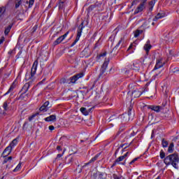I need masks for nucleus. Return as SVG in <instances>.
I'll return each mask as SVG.
<instances>
[{"label": "nucleus", "mask_w": 179, "mask_h": 179, "mask_svg": "<svg viewBox=\"0 0 179 179\" xmlns=\"http://www.w3.org/2000/svg\"><path fill=\"white\" fill-rule=\"evenodd\" d=\"M22 5V0H15V9L19 8Z\"/></svg>", "instance_id": "29"}, {"label": "nucleus", "mask_w": 179, "mask_h": 179, "mask_svg": "<svg viewBox=\"0 0 179 179\" xmlns=\"http://www.w3.org/2000/svg\"><path fill=\"white\" fill-rule=\"evenodd\" d=\"M152 48V45H150V41H148L144 45V50L146 52H149V50Z\"/></svg>", "instance_id": "15"}, {"label": "nucleus", "mask_w": 179, "mask_h": 179, "mask_svg": "<svg viewBox=\"0 0 179 179\" xmlns=\"http://www.w3.org/2000/svg\"><path fill=\"white\" fill-rule=\"evenodd\" d=\"M61 83H66V79L62 78V79L61 80Z\"/></svg>", "instance_id": "48"}, {"label": "nucleus", "mask_w": 179, "mask_h": 179, "mask_svg": "<svg viewBox=\"0 0 179 179\" xmlns=\"http://www.w3.org/2000/svg\"><path fill=\"white\" fill-rule=\"evenodd\" d=\"M124 42V39L123 38H121V40L119 41L117 45V47H118V45H120V44H121L122 43Z\"/></svg>", "instance_id": "46"}, {"label": "nucleus", "mask_w": 179, "mask_h": 179, "mask_svg": "<svg viewBox=\"0 0 179 179\" xmlns=\"http://www.w3.org/2000/svg\"><path fill=\"white\" fill-rule=\"evenodd\" d=\"M3 41H5V38H2L1 39H0V45L2 44Z\"/></svg>", "instance_id": "49"}, {"label": "nucleus", "mask_w": 179, "mask_h": 179, "mask_svg": "<svg viewBox=\"0 0 179 179\" xmlns=\"http://www.w3.org/2000/svg\"><path fill=\"white\" fill-rule=\"evenodd\" d=\"M100 156V154H97L94 157H92L89 163L85 164V166H87V164H90V163H93L94 162H96V160H97V159H99V157Z\"/></svg>", "instance_id": "17"}, {"label": "nucleus", "mask_w": 179, "mask_h": 179, "mask_svg": "<svg viewBox=\"0 0 179 179\" xmlns=\"http://www.w3.org/2000/svg\"><path fill=\"white\" fill-rule=\"evenodd\" d=\"M8 162H9L8 158H5L3 163H8Z\"/></svg>", "instance_id": "51"}, {"label": "nucleus", "mask_w": 179, "mask_h": 179, "mask_svg": "<svg viewBox=\"0 0 179 179\" xmlns=\"http://www.w3.org/2000/svg\"><path fill=\"white\" fill-rule=\"evenodd\" d=\"M80 78H83V73H79L72 76L71 78H69L70 83H76V80H78V79H80Z\"/></svg>", "instance_id": "6"}, {"label": "nucleus", "mask_w": 179, "mask_h": 179, "mask_svg": "<svg viewBox=\"0 0 179 179\" xmlns=\"http://www.w3.org/2000/svg\"><path fill=\"white\" fill-rule=\"evenodd\" d=\"M157 76V74L156 76Z\"/></svg>", "instance_id": "64"}, {"label": "nucleus", "mask_w": 179, "mask_h": 179, "mask_svg": "<svg viewBox=\"0 0 179 179\" xmlns=\"http://www.w3.org/2000/svg\"><path fill=\"white\" fill-rule=\"evenodd\" d=\"M142 94V93H141V92H139V90H134L132 92V96H134V97H140V96Z\"/></svg>", "instance_id": "21"}, {"label": "nucleus", "mask_w": 179, "mask_h": 179, "mask_svg": "<svg viewBox=\"0 0 179 179\" xmlns=\"http://www.w3.org/2000/svg\"><path fill=\"white\" fill-rule=\"evenodd\" d=\"M12 152V147L8 146L4 151L2 153L3 157H6L7 156H9L10 155V152Z\"/></svg>", "instance_id": "9"}, {"label": "nucleus", "mask_w": 179, "mask_h": 179, "mask_svg": "<svg viewBox=\"0 0 179 179\" xmlns=\"http://www.w3.org/2000/svg\"><path fill=\"white\" fill-rule=\"evenodd\" d=\"M21 167H22V164L19 163L17 166L15 167V169L13 170L14 173H16V171H19Z\"/></svg>", "instance_id": "32"}, {"label": "nucleus", "mask_w": 179, "mask_h": 179, "mask_svg": "<svg viewBox=\"0 0 179 179\" xmlns=\"http://www.w3.org/2000/svg\"><path fill=\"white\" fill-rule=\"evenodd\" d=\"M163 65H164V62H163V59H159L157 60V63H156V65H155L154 69H159L162 68V66H163Z\"/></svg>", "instance_id": "10"}, {"label": "nucleus", "mask_w": 179, "mask_h": 179, "mask_svg": "<svg viewBox=\"0 0 179 179\" xmlns=\"http://www.w3.org/2000/svg\"><path fill=\"white\" fill-rule=\"evenodd\" d=\"M176 38H178V35H177V34H176V33H171V34H169L166 36L165 40L169 44H173V43H174V40H176Z\"/></svg>", "instance_id": "4"}, {"label": "nucleus", "mask_w": 179, "mask_h": 179, "mask_svg": "<svg viewBox=\"0 0 179 179\" xmlns=\"http://www.w3.org/2000/svg\"><path fill=\"white\" fill-rule=\"evenodd\" d=\"M80 111H81V113L84 114V115H87L88 114L87 110H86V108H80Z\"/></svg>", "instance_id": "30"}, {"label": "nucleus", "mask_w": 179, "mask_h": 179, "mask_svg": "<svg viewBox=\"0 0 179 179\" xmlns=\"http://www.w3.org/2000/svg\"><path fill=\"white\" fill-rule=\"evenodd\" d=\"M64 152H65V151H63V153H62V155H64Z\"/></svg>", "instance_id": "61"}, {"label": "nucleus", "mask_w": 179, "mask_h": 179, "mask_svg": "<svg viewBox=\"0 0 179 179\" xmlns=\"http://www.w3.org/2000/svg\"><path fill=\"white\" fill-rule=\"evenodd\" d=\"M145 24H146V22L145 23H144L142 26L143 27V26H145Z\"/></svg>", "instance_id": "58"}, {"label": "nucleus", "mask_w": 179, "mask_h": 179, "mask_svg": "<svg viewBox=\"0 0 179 179\" xmlns=\"http://www.w3.org/2000/svg\"><path fill=\"white\" fill-rule=\"evenodd\" d=\"M100 45V43H99V41L95 44V48H96V47H99Z\"/></svg>", "instance_id": "52"}, {"label": "nucleus", "mask_w": 179, "mask_h": 179, "mask_svg": "<svg viewBox=\"0 0 179 179\" xmlns=\"http://www.w3.org/2000/svg\"><path fill=\"white\" fill-rule=\"evenodd\" d=\"M134 47H135V45L134 43H131L127 49V51H129V50H131V48H134Z\"/></svg>", "instance_id": "42"}, {"label": "nucleus", "mask_w": 179, "mask_h": 179, "mask_svg": "<svg viewBox=\"0 0 179 179\" xmlns=\"http://www.w3.org/2000/svg\"><path fill=\"white\" fill-rule=\"evenodd\" d=\"M110 121L115 120V122H120V121H124L125 122H128L130 120H134V115H132V107L129 108L128 114L124 113L122 115H120L118 117H115V116H112L109 118Z\"/></svg>", "instance_id": "3"}, {"label": "nucleus", "mask_w": 179, "mask_h": 179, "mask_svg": "<svg viewBox=\"0 0 179 179\" xmlns=\"http://www.w3.org/2000/svg\"><path fill=\"white\" fill-rule=\"evenodd\" d=\"M11 29H12V25L10 24L5 28V30H4L5 36H8V34H9V32L10 31Z\"/></svg>", "instance_id": "22"}, {"label": "nucleus", "mask_w": 179, "mask_h": 179, "mask_svg": "<svg viewBox=\"0 0 179 179\" xmlns=\"http://www.w3.org/2000/svg\"><path fill=\"white\" fill-rule=\"evenodd\" d=\"M5 10H6V8H5V7L0 8V15L1 13H5Z\"/></svg>", "instance_id": "38"}, {"label": "nucleus", "mask_w": 179, "mask_h": 179, "mask_svg": "<svg viewBox=\"0 0 179 179\" xmlns=\"http://www.w3.org/2000/svg\"><path fill=\"white\" fill-rule=\"evenodd\" d=\"M38 113H36V114H35V115H32L31 116H30L29 117V121H31L32 120H33V118H34V117H36V115H37Z\"/></svg>", "instance_id": "40"}, {"label": "nucleus", "mask_w": 179, "mask_h": 179, "mask_svg": "<svg viewBox=\"0 0 179 179\" xmlns=\"http://www.w3.org/2000/svg\"><path fill=\"white\" fill-rule=\"evenodd\" d=\"M145 9V5L143 3H140V5L136 8L134 11V15H138V13H141Z\"/></svg>", "instance_id": "11"}, {"label": "nucleus", "mask_w": 179, "mask_h": 179, "mask_svg": "<svg viewBox=\"0 0 179 179\" xmlns=\"http://www.w3.org/2000/svg\"><path fill=\"white\" fill-rule=\"evenodd\" d=\"M68 34H69V31H67L63 36H61L59 38H57V40L54 41L53 45H58V44H61V43L64 41V38H66V37H68Z\"/></svg>", "instance_id": "5"}, {"label": "nucleus", "mask_w": 179, "mask_h": 179, "mask_svg": "<svg viewBox=\"0 0 179 179\" xmlns=\"http://www.w3.org/2000/svg\"><path fill=\"white\" fill-rule=\"evenodd\" d=\"M57 150H62L61 146L58 145V146L57 147Z\"/></svg>", "instance_id": "54"}, {"label": "nucleus", "mask_w": 179, "mask_h": 179, "mask_svg": "<svg viewBox=\"0 0 179 179\" xmlns=\"http://www.w3.org/2000/svg\"><path fill=\"white\" fill-rule=\"evenodd\" d=\"M169 54H170V55H174V51L169 50Z\"/></svg>", "instance_id": "50"}, {"label": "nucleus", "mask_w": 179, "mask_h": 179, "mask_svg": "<svg viewBox=\"0 0 179 179\" xmlns=\"http://www.w3.org/2000/svg\"><path fill=\"white\" fill-rule=\"evenodd\" d=\"M108 66V61H105L102 65L101 67V73L99 74V76H101L104 72H106V69H107V67Z\"/></svg>", "instance_id": "13"}, {"label": "nucleus", "mask_w": 179, "mask_h": 179, "mask_svg": "<svg viewBox=\"0 0 179 179\" xmlns=\"http://www.w3.org/2000/svg\"><path fill=\"white\" fill-rule=\"evenodd\" d=\"M32 5H34V0H29V8H31Z\"/></svg>", "instance_id": "39"}, {"label": "nucleus", "mask_w": 179, "mask_h": 179, "mask_svg": "<svg viewBox=\"0 0 179 179\" xmlns=\"http://www.w3.org/2000/svg\"><path fill=\"white\" fill-rule=\"evenodd\" d=\"M41 57H39L37 60H36L31 67V74L27 73L25 75V79L26 80H29V83H25V85L22 87V92L23 93H27V91L29 90V88L30 87V85H31V82L35 80L36 77V72H37V65H38V61H41Z\"/></svg>", "instance_id": "1"}, {"label": "nucleus", "mask_w": 179, "mask_h": 179, "mask_svg": "<svg viewBox=\"0 0 179 179\" xmlns=\"http://www.w3.org/2000/svg\"><path fill=\"white\" fill-rule=\"evenodd\" d=\"M140 68H141V66L139 65V64H133V66L131 67V69L134 71H139Z\"/></svg>", "instance_id": "27"}, {"label": "nucleus", "mask_w": 179, "mask_h": 179, "mask_svg": "<svg viewBox=\"0 0 179 179\" xmlns=\"http://www.w3.org/2000/svg\"><path fill=\"white\" fill-rule=\"evenodd\" d=\"M148 108H150V110H152V111H155V113H160V110H163L162 106L155 105L148 106Z\"/></svg>", "instance_id": "8"}, {"label": "nucleus", "mask_w": 179, "mask_h": 179, "mask_svg": "<svg viewBox=\"0 0 179 179\" xmlns=\"http://www.w3.org/2000/svg\"><path fill=\"white\" fill-rule=\"evenodd\" d=\"M115 155H117V152H115Z\"/></svg>", "instance_id": "62"}, {"label": "nucleus", "mask_w": 179, "mask_h": 179, "mask_svg": "<svg viewBox=\"0 0 179 179\" xmlns=\"http://www.w3.org/2000/svg\"><path fill=\"white\" fill-rule=\"evenodd\" d=\"M57 157H58V158L62 157V154H58V155H57Z\"/></svg>", "instance_id": "55"}, {"label": "nucleus", "mask_w": 179, "mask_h": 179, "mask_svg": "<svg viewBox=\"0 0 179 179\" xmlns=\"http://www.w3.org/2000/svg\"><path fill=\"white\" fill-rule=\"evenodd\" d=\"M128 153H129V152H127L123 156H120L117 159H116L115 163H120V162H122V160H124V159H125V157H127L128 156Z\"/></svg>", "instance_id": "16"}, {"label": "nucleus", "mask_w": 179, "mask_h": 179, "mask_svg": "<svg viewBox=\"0 0 179 179\" xmlns=\"http://www.w3.org/2000/svg\"><path fill=\"white\" fill-rule=\"evenodd\" d=\"M164 163L166 166H173L174 169H178L179 157L178 154L173 153L166 156L164 159Z\"/></svg>", "instance_id": "2"}, {"label": "nucleus", "mask_w": 179, "mask_h": 179, "mask_svg": "<svg viewBox=\"0 0 179 179\" xmlns=\"http://www.w3.org/2000/svg\"><path fill=\"white\" fill-rule=\"evenodd\" d=\"M106 55H107V52H105L99 55V57H106Z\"/></svg>", "instance_id": "47"}, {"label": "nucleus", "mask_w": 179, "mask_h": 179, "mask_svg": "<svg viewBox=\"0 0 179 179\" xmlns=\"http://www.w3.org/2000/svg\"><path fill=\"white\" fill-rule=\"evenodd\" d=\"M155 3H156L155 0H152L151 1L149 2L150 10H153V6H155Z\"/></svg>", "instance_id": "25"}, {"label": "nucleus", "mask_w": 179, "mask_h": 179, "mask_svg": "<svg viewBox=\"0 0 179 179\" xmlns=\"http://www.w3.org/2000/svg\"><path fill=\"white\" fill-rule=\"evenodd\" d=\"M117 163H118V162H115H115L113 164V165L111 166V167H114L115 166H116V165H117Z\"/></svg>", "instance_id": "53"}, {"label": "nucleus", "mask_w": 179, "mask_h": 179, "mask_svg": "<svg viewBox=\"0 0 179 179\" xmlns=\"http://www.w3.org/2000/svg\"><path fill=\"white\" fill-rule=\"evenodd\" d=\"M57 120V116L55 115H51L49 117H47L45 118V121L46 122H55Z\"/></svg>", "instance_id": "12"}, {"label": "nucleus", "mask_w": 179, "mask_h": 179, "mask_svg": "<svg viewBox=\"0 0 179 179\" xmlns=\"http://www.w3.org/2000/svg\"><path fill=\"white\" fill-rule=\"evenodd\" d=\"M156 179H160V177H159V176H158Z\"/></svg>", "instance_id": "59"}, {"label": "nucleus", "mask_w": 179, "mask_h": 179, "mask_svg": "<svg viewBox=\"0 0 179 179\" xmlns=\"http://www.w3.org/2000/svg\"><path fill=\"white\" fill-rule=\"evenodd\" d=\"M83 27H85L84 26H83V22L80 24V25L79 26V28H78V31H80V30H81V33H82V30H83Z\"/></svg>", "instance_id": "37"}, {"label": "nucleus", "mask_w": 179, "mask_h": 179, "mask_svg": "<svg viewBox=\"0 0 179 179\" xmlns=\"http://www.w3.org/2000/svg\"><path fill=\"white\" fill-rule=\"evenodd\" d=\"M143 33V30L141 29H137L134 31V37L136 38V37H139L140 34H142Z\"/></svg>", "instance_id": "24"}, {"label": "nucleus", "mask_w": 179, "mask_h": 179, "mask_svg": "<svg viewBox=\"0 0 179 179\" xmlns=\"http://www.w3.org/2000/svg\"><path fill=\"white\" fill-rule=\"evenodd\" d=\"M13 89H15V86L11 85L8 90V91L5 94V95L6 94H9V93H10V92L13 91Z\"/></svg>", "instance_id": "34"}, {"label": "nucleus", "mask_w": 179, "mask_h": 179, "mask_svg": "<svg viewBox=\"0 0 179 179\" xmlns=\"http://www.w3.org/2000/svg\"><path fill=\"white\" fill-rule=\"evenodd\" d=\"M169 153H173L174 152V143H171L168 148Z\"/></svg>", "instance_id": "23"}, {"label": "nucleus", "mask_w": 179, "mask_h": 179, "mask_svg": "<svg viewBox=\"0 0 179 179\" xmlns=\"http://www.w3.org/2000/svg\"><path fill=\"white\" fill-rule=\"evenodd\" d=\"M148 0H141V3L143 5L145 6L146 5V1ZM139 2V0H134L133 2L131 3V6H134V5H136Z\"/></svg>", "instance_id": "19"}, {"label": "nucleus", "mask_w": 179, "mask_h": 179, "mask_svg": "<svg viewBox=\"0 0 179 179\" xmlns=\"http://www.w3.org/2000/svg\"><path fill=\"white\" fill-rule=\"evenodd\" d=\"M80 36H82V30H80L77 32V36L76 40L73 41V43L71 44V47H73L79 41V39L80 38Z\"/></svg>", "instance_id": "14"}, {"label": "nucleus", "mask_w": 179, "mask_h": 179, "mask_svg": "<svg viewBox=\"0 0 179 179\" xmlns=\"http://www.w3.org/2000/svg\"><path fill=\"white\" fill-rule=\"evenodd\" d=\"M73 162V157L72 156L69 155L67 157H66L65 163L66 164H71Z\"/></svg>", "instance_id": "18"}, {"label": "nucleus", "mask_w": 179, "mask_h": 179, "mask_svg": "<svg viewBox=\"0 0 179 179\" xmlns=\"http://www.w3.org/2000/svg\"><path fill=\"white\" fill-rule=\"evenodd\" d=\"M8 106H9V103H8V101L3 103V108L4 111H8L9 110V107H8Z\"/></svg>", "instance_id": "28"}, {"label": "nucleus", "mask_w": 179, "mask_h": 179, "mask_svg": "<svg viewBox=\"0 0 179 179\" xmlns=\"http://www.w3.org/2000/svg\"><path fill=\"white\" fill-rule=\"evenodd\" d=\"M8 162H10V160H12V157H8Z\"/></svg>", "instance_id": "56"}, {"label": "nucleus", "mask_w": 179, "mask_h": 179, "mask_svg": "<svg viewBox=\"0 0 179 179\" xmlns=\"http://www.w3.org/2000/svg\"><path fill=\"white\" fill-rule=\"evenodd\" d=\"M48 108H50V101H47L41 106L39 110L42 113H45V111L48 110Z\"/></svg>", "instance_id": "7"}, {"label": "nucleus", "mask_w": 179, "mask_h": 179, "mask_svg": "<svg viewBox=\"0 0 179 179\" xmlns=\"http://www.w3.org/2000/svg\"><path fill=\"white\" fill-rule=\"evenodd\" d=\"M176 3H177V1L176 0H171L170 1V5H175Z\"/></svg>", "instance_id": "41"}, {"label": "nucleus", "mask_w": 179, "mask_h": 179, "mask_svg": "<svg viewBox=\"0 0 179 179\" xmlns=\"http://www.w3.org/2000/svg\"><path fill=\"white\" fill-rule=\"evenodd\" d=\"M138 159L139 158H134L131 162L130 164H134V163H135V162H136L138 160Z\"/></svg>", "instance_id": "44"}, {"label": "nucleus", "mask_w": 179, "mask_h": 179, "mask_svg": "<svg viewBox=\"0 0 179 179\" xmlns=\"http://www.w3.org/2000/svg\"><path fill=\"white\" fill-rule=\"evenodd\" d=\"M38 26L35 25L33 28H32V33H34V31H36V30H37Z\"/></svg>", "instance_id": "43"}, {"label": "nucleus", "mask_w": 179, "mask_h": 179, "mask_svg": "<svg viewBox=\"0 0 179 179\" xmlns=\"http://www.w3.org/2000/svg\"><path fill=\"white\" fill-rule=\"evenodd\" d=\"M1 179H3V176L1 178Z\"/></svg>", "instance_id": "63"}, {"label": "nucleus", "mask_w": 179, "mask_h": 179, "mask_svg": "<svg viewBox=\"0 0 179 179\" xmlns=\"http://www.w3.org/2000/svg\"><path fill=\"white\" fill-rule=\"evenodd\" d=\"M49 129H50V131H54V129H55V127H54V126L51 125V126H49Z\"/></svg>", "instance_id": "45"}, {"label": "nucleus", "mask_w": 179, "mask_h": 179, "mask_svg": "<svg viewBox=\"0 0 179 179\" xmlns=\"http://www.w3.org/2000/svg\"><path fill=\"white\" fill-rule=\"evenodd\" d=\"M113 178L114 179H124V177L117 176V174H113Z\"/></svg>", "instance_id": "35"}, {"label": "nucleus", "mask_w": 179, "mask_h": 179, "mask_svg": "<svg viewBox=\"0 0 179 179\" xmlns=\"http://www.w3.org/2000/svg\"><path fill=\"white\" fill-rule=\"evenodd\" d=\"M162 17H164V13H158L154 18V22H156V20H158V19H162Z\"/></svg>", "instance_id": "20"}, {"label": "nucleus", "mask_w": 179, "mask_h": 179, "mask_svg": "<svg viewBox=\"0 0 179 179\" xmlns=\"http://www.w3.org/2000/svg\"><path fill=\"white\" fill-rule=\"evenodd\" d=\"M131 143H124V144H122L120 145V148H124L125 146V148L124 149H127V148H128L129 146H131Z\"/></svg>", "instance_id": "33"}, {"label": "nucleus", "mask_w": 179, "mask_h": 179, "mask_svg": "<svg viewBox=\"0 0 179 179\" xmlns=\"http://www.w3.org/2000/svg\"><path fill=\"white\" fill-rule=\"evenodd\" d=\"M152 26L155 25V22H152Z\"/></svg>", "instance_id": "60"}, {"label": "nucleus", "mask_w": 179, "mask_h": 179, "mask_svg": "<svg viewBox=\"0 0 179 179\" xmlns=\"http://www.w3.org/2000/svg\"><path fill=\"white\" fill-rule=\"evenodd\" d=\"M15 145H17V138L13 140V141L10 143V145L8 146L11 147L12 149L13 148H15Z\"/></svg>", "instance_id": "26"}, {"label": "nucleus", "mask_w": 179, "mask_h": 179, "mask_svg": "<svg viewBox=\"0 0 179 179\" xmlns=\"http://www.w3.org/2000/svg\"><path fill=\"white\" fill-rule=\"evenodd\" d=\"M162 146L163 148H167L169 146V142L164 139H162Z\"/></svg>", "instance_id": "31"}, {"label": "nucleus", "mask_w": 179, "mask_h": 179, "mask_svg": "<svg viewBox=\"0 0 179 179\" xmlns=\"http://www.w3.org/2000/svg\"><path fill=\"white\" fill-rule=\"evenodd\" d=\"M160 157L161 159H164V157H166V154L164 153V152H163V150L160 152Z\"/></svg>", "instance_id": "36"}, {"label": "nucleus", "mask_w": 179, "mask_h": 179, "mask_svg": "<svg viewBox=\"0 0 179 179\" xmlns=\"http://www.w3.org/2000/svg\"><path fill=\"white\" fill-rule=\"evenodd\" d=\"M12 52H13V51L12 50H10L9 52H8V54H12Z\"/></svg>", "instance_id": "57"}]
</instances>
